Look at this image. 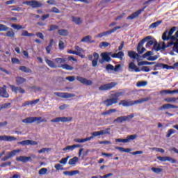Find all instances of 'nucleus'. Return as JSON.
Instances as JSON below:
<instances>
[{
    "instance_id": "8fccbe9b",
    "label": "nucleus",
    "mask_w": 178,
    "mask_h": 178,
    "mask_svg": "<svg viewBox=\"0 0 178 178\" xmlns=\"http://www.w3.org/2000/svg\"><path fill=\"white\" fill-rule=\"evenodd\" d=\"M145 65H155L154 62L142 61L139 63L138 66H144Z\"/></svg>"
},
{
    "instance_id": "c756f323",
    "label": "nucleus",
    "mask_w": 178,
    "mask_h": 178,
    "mask_svg": "<svg viewBox=\"0 0 178 178\" xmlns=\"http://www.w3.org/2000/svg\"><path fill=\"white\" fill-rule=\"evenodd\" d=\"M34 35H35L33 33H29V31L26 30L22 31V34H21L22 37H34Z\"/></svg>"
},
{
    "instance_id": "aec40b11",
    "label": "nucleus",
    "mask_w": 178,
    "mask_h": 178,
    "mask_svg": "<svg viewBox=\"0 0 178 178\" xmlns=\"http://www.w3.org/2000/svg\"><path fill=\"white\" fill-rule=\"evenodd\" d=\"M16 161L18 162H23L24 163L26 162H29V161H31V157H27L26 156H20L16 158Z\"/></svg>"
},
{
    "instance_id": "bf43d9fd",
    "label": "nucleus",
    "mask_w": 178,
    "mask_h": 178,
    "mask_svg": "<svg viewBox=\"0 0 178 178\" xmlns=\"http://www.w3.org/2000/svg\"><path fill=\"white\" fill-rule=\"evenodd\" d=\"M157 159H159V161H161V162H166V161L168 160V156H158Z\"/></svg>"
},
{
    "instance_id": "052dcab7",
    "label": "nucleus",
    "mask_w": 178,
    "mask_h": 178,
    "mask_svg": "<svg viewBox=\"0 0 178 178\" xmlns=\"http://www.w3.org/2000/svg\"><path fill=\"white\" fill-rule=\"evenodd\" d=\"M54 168L56 169V170H63V167L60 164H56Z\"/></svg>"
},
{
    "instance_id": "4c0bfd02",
    "label": "nucleus",
    "mask_w": 178,
    "mask_h": 178,
    "mask_svg": "<svg viewBox=\"0 0 178 178\" xmlns=\"http://www.w3.org/2000/svg\"><path fill=\"white\" fill-rule=\"evenodd\" d=\"M137 138V135L134 134V135H130L125 138L126 143H130L131 140H136Z\"/></svg>"
},
{
    "instance_id": "e2e57ef3",
    "label": "nucleus",
    "mask_w": 178,
    "mask_h": 178,
    "mask_svg": "<svg viewBox=\"0 0 178 178\" xmlns=\"http://www.w3.org/2000/svg\"><path fill=\"white\" fill-rule=\"evenodd\" d=\"M31 88H32V89H33V91H34L35 92L42 91V89H41V88H40V87L33 86V87H31Z\"/></svg>"
},
{
    "instance_id": "0eeeda50",
    "label": "nucleus",
    "mask_w": 178,
    "mask_h": 178,
    "mask_svg": "<svg viewBox=\"0 0 178 178\" xmlns=\"http://www.w3.org/2000/svg\"><path fill=\"white\" fill-rule=\"evenodd\" d=\"M128 56L131 59H136L138 62V66L139 63H141L143 61L141 60V56L138 55V54L136 53V51H128Z\"/></svg>"
},
{
    "instance_id": "393cba45",
    "label": "nucleus",
    "mask_w": 178,
    "mask_h": 178,
    "mask_svg": "<svg viewBox=\"0 0 178 178\" xmlns=\"http://www.w3.org/2000/svg\"><path fill=\"white\" fill-rule=\"evenodd\" d=\"M112 58H118V59H123V57L124 56V53L123 51H119L118 53L113 54L111 55Z\"/></svg>"
},
{
    "instance_id": "e433bc0d",
    "label": "nucleus",
    "mask_w": 178,
    "mask_h": 178,
    "mask_svg": "<svg viewBox=\"0 0 178 178\" xmlns=\"http://www.w3.org/2000/svg\"><path fill=\"white\" fill-rule=\"evenodd\" d=\"M54 62H56L57 65H60L62 63H65V62H66V59L63 58H57L54 59Z\"/></svg>"
},
{
    "instance_id": "3c124183",
    "label": "nucleus",
    "mask_w": 178,
    "mask_h": 178,
    "mask_svg": "<svg viewBox=\"0 0 178 178\" xmlns=\"http://www.w3.org/2000/svg\"><path fill=\"white\" fill-rule=\"evenodd\" d=\"M8 30H9L8 26L0 24V31H8Z\"/></svg>"
},
{
    "instance_id": "412c9836",
    "label": "nucleus",
    "mask_w": 178,
    "mask_h": 178,
    "mask_svg": "<svg viewBox=\"0 0 178 178\" xmlns=\"http://www.w3.org/2000/svg\"><path fill=\"white\" fill-rule=\"evenodd\" d=\"M72 22H73V23H74L77 26H80V24L83 23V20H81V17L74 16L72 17Z\"/></svg>"
},
{
    "instance_id": "774afa93",
    "label": "nucleus",
    "mask_w": 178,
    "mask_h": 178,
    "mask_svg": "<svg viewBox=\"0 0 178 178\" xmlns=\"http://www.w3.org/2000/svg\"><path fill=\"white\" fill-rule=\"evenodd\" d=\"M158 59V56H149L147 60H156Z\"/></svg>"
},
{
    "instance_id": "338daca9",
    "label": "nucleus",
    "mask_w": 178,
    "mask_h": 178,
    "mask_svg": "<svg viewBox=\"0 0 178 178\" xmlns=\"http://www.w3.org/2000/svg\"><path fill=\"white\" fill-rule=\"evenodd\" d=\"M51 12H52L53 13H60V11L56 7H53Z\"/></svg>"
},
{
    "instance_id": "4be33fe9",
    "label": "nucleus",
    "mask_w": 178,
    "mask_h": 178,
    "mask_svg": "<svg viewBox=\"0 0 178 178\" xmlns=\"http://www.w3.org/2000/svg\"><path fill=\"white\" fill-rule=\"evenodd\" d=\"M8 30L9 31H8L5 34L6 37H8L9 38H14L15 35V31H13V29L10 28H8Z\"/></svg>"
},
{
    "instance_id": "f704fd0d",
    "label": "nucleus",
    "mask_w": 178,
    "mask_h": 178,
    "mask_svg": "<svg viewBox=\"0 0 178 178\" xmlns=\"http://www.w3.org/2000/svg\"><path fill=\"white\" fill-rule=\"evenodd\" d=\"M151 170L154 172L156 173L157 175H159V173H161V172H163V169L161 168H155V167H152L151 168Z\"/></svg>"
},
{
    "instance_id": "c9c22d12",
    "label": "nucleus",
    "mask_w": 178,
    "mask_h": 178,
    "mask_svg": "<svg viewBox=\"0 0 178 178\" xmlns=\"http://www.w3.org/2000/svg\"><path fill=\"white\" fill-rule=\"evenodd\" d=\"M92 37L90 35H87L85 36L83 38L81 39V42H92V41H91L92 40Z\"/></svg>"
},
{
    "instance_id": "7ed1b4c3",
    "label": "nucleus",
    "mask_w": 178,
    "mask_h": 178,
    "mask_svg": "<svg viewBox=\"0 0 178 178\" xmlns=\"http://www.w3.org/2000/svg\"><path fill=\"white\" fill-rule=\"evenodd\" d=\"M151 98L147 97L134 102L122 100L119 103V105H122V106H131V105H136V104H143L144 102H147Z\"/></svg>"
},
{
    "instance_id": "a19ab883",
    "label": "nucleus",
    "mask_w": 178,
    "mask_h": 178,
    "mask_svg": "<svg viewBox=\"0 0 178 178\" xmlns=\"http://www.w3.org/2000/svg\"><path fill=\"white\" fill-rule=\"evenodd\" d=\"M112 30H109V31H107L106 32H103L102 33H99L98 35V37L101 38V37H106V35H109V34H112Z\"/></svg>"
},
{
    "instance_id": "dca6fc26",
    "label": "nucleus",
    "mask_w": 178,
    "mask_h": 178,
    "mask_svg": "<svg viewBox=\"0 0 178 178\" xmlns=\"http://www.w3.org/2000/svg\"><path fill=\"white\" fill-rule=\"evenodd\" d=\"M104 134H110V133L107 130H101L99 131H95L92 133V138H94V137H98V136H104Z\"/></svg>"
},
{
    "instance_id": "09e8293b",
    "label": "nucleus",
    "mask_w": 178,
    "mask_h": 178,
    "mask_svg": "<svg viewBox=\"0 0 178 178\" xmlns=\"http://www.w3.org/2000/svg\"><path fill=\"white\" fill-rule=\"evenodd\" d=\"M10 88H11L12 91L13 92L17 93L19 92V88L20 87L15 86L13 85H9Z\"/></svg>"
},
{
    "instance_id": "a211bd4d",
    "label": "nucleus",
    "mask_w": 178,
    "mask_h": 178,
    "mask_svg": "<svg viewBox=\"0 0 178 178\" xmlns=\"http://www.w3.org/2000/svg\"><path fill=\"white\" fill-rule=\"evenodd\" d=\"M169 45H154L152 48V51H160V52H163L166 48H168Z\"/></svg>"
},
{
    "instance_id": "37998d69",
    "label": "nucleus",
    "mask_w": 178,
    "mask_h": 178,
    "mask_svg": "<svg viewBox=\"0 0 178 178\" xmlns=\"http://www.w3.org/2000/svg\"><path fill=\"white\" fill-rule=\"evenodd\" d=\"M137 51L140 54H144V52H145V48H144L143 45H138Z\"/></svg>"
},
{
    "instance_id": "6ab92c4d",
    "label": "nucleus",
    "mask_w": 178,
    "mask_h": 178,
    "mask_svg": "<svg viewBox=\"0 0 178 178\" xmlns=\"http://www.w3.org/2000/svg\"><path fill=\"white\" fill-rule=\"evenodd\" d=\"M177 108H178L177 106H175V105L171 104H163L160 108V111H163V109H177Z\"/></svg>"
},
{
    "instance_id": "b1692460",
    "label": "nucleus",
    "mask_w": 178,
    "mask_h": 178,
    "mask_svg": "<svg viewBox=\"0 0 178 178\" xmlns=\"http://www.w3.org/2000/svg\"><path fill=\"white\" fill-rule=\"evenodd\" d=\"M123 122H127L126 116H120L113 120L114 123H123Z\"/></svg>"
},
{
    "instance_id": "ea45409f",
    "label": "nucleus",
    "mask_w": 178,
    "mask_h": 178,
    "mask_svg": "<svg viewBox=\"0 0 178 178\" xmlns=\"http://www.w3.org/2000/svg\"><path fill=\"white\" fill-rule=\"evenodd\" d=\"M112 30H109V31H107L106 32H103L102 33H99L98 35V37L101 38V37H106V35H109V34H112Z\"/></svg>"
},
{
    "instance_id": "473e14b6",
    "label": "nucleus",
    "mask_w": 178,
    "mask_h": 178,
    "mask_svg": "<svg viewBox=\"0 0 178 178\" xmlns=\"http://www.w3.org/2000/svg\"><path fill=\"white\" fill-rule=\"evenodd\" d=\"M60 122L65 123L66 122H71L72 118L70 117H58Z\"/></svg>"
},
{
    "instance_id": "2f4dec72",
    "label": "nucleus",
    "mask_w": 178,
    "mask_h": 178,
    "mask_svg": "<svg viewBox=\"0 0 178 178\" xmlns=\"http://www.w3.org/2000/svg\"><path fill=\"white\" fill-rule=\"evenodd\" d=\"M58 33L59 35H63L64 37H66V35H68L69 31L66 29H60L58 31Z\"/></svg>"
},
{
    "instance_id": "13d9d810",
    "label": "nucleus",
    "mask_w": 178,
    "mask_h": 178,
    "mask_svg": "<svg viewBox=\"0 0 178 178\" xmlns=\"http://www.w3.org/2000/svg\"><path fill=\"white\" fill-rule=\"evenodd\" d=\"M172 134H175V130L169 129L166 134L167 138H169V137H170V136H172Z\"/></svg>"
},
{
    "instance_id": "603ef678",
    "label": "nucleus",
    "mask_w": 178,
    "mask_h": 178,
    "mask_svg": "<svg viewBox=\"0 0 178 178\" xmlns=\"http://www.w3.org/2000/svg\"><path fill=\"white\" fill-rule=\"evenodd\" d=\"M121 70H122V65L120 64H118L114 67L113 72L116 73L118 72H120Z\"/></svg>"
},
{
    "instance_id": "423d86ee",
    "label": "nucleus",
    "mask_w": 178,
    "mask_h": 178,
    "mask_svg": "<svg viewBox=\"0 0 178 178\" xmlns=\"http://www.w3.org/2000/svg\"><path fill=\"white\" fill-rule=\"evenodd\" d=\"M19 152H22V149H17L15 150H13L10 152H8L2 159L3 162H5V161H8V159H10V158H13V156H16V154H19Z\"/></svg>"
},
{
    "instance_id": "a878e982",
    "label": "nucleus",
    "mask_w": 178,
    "mask_h": 178,
    "mask_svg": "<svg viewBox=\"0 0 178 178\" xmlns=\"http://www.w3.org/2000/svg\"><path fill=\"white\" fill-rule=\"evenodd\" d=\"M44 60H45L47 65H48V66H49V67H52V68L56 67V65H55L54 61L48 59L47 57L44 58Z\"/></svg>"
},
{
    "instance_id": "bb28decb",
    "label": "nucleus",
    "mask_w": 178,
    "mask_h": 178,
    "mask_svg": "<svg viewBox=\"0 0 178 178\" xmlns=\"http://www.w3.org/2000/svg\"><path fill=\"white\" fill-rule=\"evenodd\" d=\"M156 67H157V69H167V70H169V69H170V67L169 65L162 63H157L156 65Z\"/></svg>"
},
{
    "instance_id": "6e6d98bb",
    "label": "nucleus",
    "mask_w": 178,
    "mask_h": 178,
    "mask_svg": "<svg viewBox=\"0 0 178 178\" xmlns=\"http://www.w3.org/2000/svg\"><path fill=\"white\" fill-rule=\"evenodd\" d=\"M147 84V81H140L137 83L136 86L137 87H145Z\"/></svg>"
},
{
    "instance_id": "4468645a",
    "label": "nucleus",
    "mask_w": 178,
    "mask_h": 178,
    "mask_svg": "<svg viewBox=\"0 0 178 178\" xmlns=\"http://www.w3.org/2000/svg\"><path fill=\"white\" fill-rule=\"evenodd\" d=\"M17 144H19V145H37L38 143L31 140H26L18 142Z\"/></svg>"
},
{
    "instance_id": "58836bf2",
    "label": "nucleus",
    "mask_w": 178,
    "mask_h": 178,
    "mask_svg": "<svg viewBox=\"0 0 178 178\" xmlns=\"http://www.w3.org/2000/svg\"><path fill=\"white\" fill-rule=\"evenodd\" d=\"M10 103H5L3 104L0 105V111H2V109H9L10 108Z\"/></svg>"
},
{
    "instance_id": "4d7b16f0",
    "label": "nucleus",
    "mask_w": 178,
    "mask_h": 178,
    "mask_svg": "<svg viewBox=\"0 0 178 178\" xmlns=\"http://www.w3.org/2000/svg\"><path fill=\"white\" fill-rule=\"evenodd\" d=\"M151 149L156 151V152H161V154H163V152H165V149H163L162 148L152 147V148H151Z\"/></svg>"
},
{
    "instance_id": "f03ea898",
    "label": "nucleus",
    "mask_w": 178,
    "mask_h": 178,
    "mask_svg": "<svg viewBox=\"0 0 178 178\" xmlns=\"http://www.w3.org/2000/svg\"><path fill=\"white\" fill-rule=\"evenodd\" d=\"M122 95H123V92H118L114 95H112V98L104 100L103 104L106 106H111L115 104H118V102H119V97H122Z\"/></svg>"
},
{
    "instance_id": "9b49d317",
    "label": "nucleus",
    "mask_w": 178,
    "mask_h": 178,
    "mask_svg": "<svg viewBox=\"0 0 178 178\" xmlns=\"http://www.w3.org/2000/svg\"><path fill=\"white\" fill-rule=\"evenodd\" d=\"M54 95L60 97V98H73L76 95L68 92H54Z\"/></svg>"
},
{
    "instance_id": "2eb2a0df",
    "label": "nucleus",
    "mask_w": 178,
    "mask_h": 178,
    "mask_svg": "<svg viewBox=\"0 0 178 178\" xmlns=\"http://www.w3.org/2000/svg\"><path fill=\"white\" fill-rule=\"evenodd\" d=\"M0 97L3 98H9V93L6 91V86L0 87Z\"/></svg>"
},
{
    "instance_id": "f257e3e1",
    "label": "nucleus",
    "mask_w": 178,
    "mask_h": 178,
    "mask_svg": "<svg viewBox=\"0 0 178 178\" xmlns=\"http://www.w3.org/2000/svg\"><path fill=\"white\" fill-rule=\"evenodd\" d=\"M175 31H176V26L171 28L170 31H165L161 37L163 42L159 43L152 36H147L142 39L138 45H144L146 42H147L146 45H166L165 41H168L167 45H178V31L173 35Z\"/></svg>"
},
{
    "instance_id": "c03bdc74",
    "label": "nucleus",
    "mask_w": 178,
    "mask_h": 178,
    "mask_svg": "<svg viewBox=\"0 0 178 178\" xmlns=\"http://www.w3.org/2000/svg\"><path fill=\"white\" fill-rule=\"evenodd\" d=\"M19 70L24 72V73H31V70L27 68L26 66H22L19 67Z\"/></svg>"
},
{
    "instance_id": "864d4df0",
    "label": "nucleus",
    "mask_w": 178,
    "mask_h": 178,
    "mask_svg": "<svg viewBox=\"0 0 178 178\" xmlns=\"http://www.w3.org/2000/svg\"><path fill=\"white\" fill-rule=\"evenodd\" d=\"M47 172H48V169L43 168L39 170L38 174L40 175H47Z\"/></svg>"
},
{
    "instance_id": "69168bd1",
    "label": "nucleus",
    "mask_w": 178,
    "mask_h": 178,
    "mask_svg": "<svg viewBox=\"0 0 178 178\" xmlns=\"http://www.w3.org/2000/svg\"><path fill=\"white\" fill-rule=\"evenodd\" d=\"M152 55H154V54H152V51H149L143 54V58H147V56H151Z\"/></svg>"
},
{
    "instance_id": "1a4fd4ad",
    "label": "nucleus",
    "mask_w": 178,
    "mask_h": 178,
    "mask_svg": "<svg viewBox=\"0 0 178 178\" xmlns=\"http://www.w3.org/2000/svg\"><path fill=\"white\" fill-rule=\"evenodd\" d=\"M116 86V83L111 82L107 84H104L99 88V91H108V90H112L113 87Z\"/></svg>"
},
{
    "instance_id": "a18cd8bd",
    "label": "nucleus",
    "mask_w": 178,
    "mask_h": 178,
    "mask_svg": "<svg viewBox=\"0 0 178 178\" xmlns=\"http://www.w3.org/2000/svg\"><path fill=\"white\" fill-rule=\"evenodd\" d=\"M51 148L44 147L38 151V154H45V152H49Z\"/></svg>"
},
{
    "instance_id": "680f3d73",
    "label": "nucleus",
    "mask_w": 178,
    "mask_h": 178,
    "mask_svg": "<svg viewBox=\"0 0 178 178\" xmlns=\"http://www.w3.org/2000/svg\"><path fill=\"white\" fill-rule=\"evenodd\" d=\"M65 80H68V81H74V80H76V77L74 76H67L65 78Z\"/></svg>"
},
{
    "instance_id": "de8ad7c7",
    "label": "nucleus",
    "mask_w": 178,
    "mask_h": 178,
    "mask_svg": "<svg viewBox=\"0 0 178 178\" xmlns=\"http://www.w3.org/2000/svg\"><path fill=\"white\" fill-rule=\"evenodd\" d=\"M11 27L14 29V30H22L23 29V26L22 25L13 24L11 25Z\"/></svg>"
},
{
    "instance_id": "ddd939ff",
    "label": "nucleus",
    "mask_w": 178,
    "mask_h": 178,
    "mask_svg": "<svg viewBox=\"0 0 178 178\" xmlns=\"http://www.w3.org/2000/svg\"><path fill=\"white\" fill-rule=\"evenodd\" d=\"M16 140L17 138L15 136H6V135L0 136V141L12 142V141H16Z\"/></svg>"
},
{
    "instance_id": "7c9ffc66",
    "label": "nucleus",
    "mask_w": 178,
    "mask_h": 178,
    "mask_svg": "<svg viewBox=\"0 0 178 178\" xmlns=\"http://www.w3.org/2000/svg\"><path fill=\"white\" fill-rule=\"evenodd\" d=\"M79 161V157L74 156L72 159H70L68 161V165H76Z\"/></svg>"
},
{
    "instance_id": "5701e85b",
    "label": "nucleus",
    "mask_w": 178,
    "mask_h": 178,
    "mask_svg": "<svg viewBox=\"0 0 178 178\" xmlns=\"http://www.w3.org/2000/svg\"><path fill=\"white\" fill-rule=\"evenodd\" d=\"M26 79L22 77V76H17L15 78V83L17 86H20L23 84V83H25Z\"/></svg>"
},
{
    "instance_id": "79ce46f5",
    "label": "nucleus",
    "mask_w": 178,
    "mask_h": 178,
    "mask_svg": "<svg viewBox=\"0 0 178 178\" xmlns=\"http://www.w3.org/2000/svg\"><path fill=\"white\" fill-rule=\"evenodd\" d=\"M162 23V21H157L149 26V29H156Z\"/></svg>"
},
{
    "instance_id": "f8f14e48",
    "label": "nucleus",
    "mask_w": 178,
    "mask_h": 178,
    "mask_svg": "<svg viewBox=\"0 0 178 178\" xmlns=\"http://www.w3.org/2000/svg\"><path fill=\"white\" fill-rule=\"evenodd\" d=\"M76 80L85 86H91L92 84V81L88 80L87 79L83 78L81 76H76Z\"/></svg>"
},
{
    "instance_id": "c85d7f7f",
    "label": "nucleus",
    "mask_w": 178,
    "mask_h": 178,
    "mask_svg": "<svg viewBox=\"0 0 178 178\" xmlns=\"http://www.w3.org/2000/svg\"><path fill=\"white\" fill-rule=\"evenodd\" d=\"M58 67H62V69H65V70H73L74 68L67 64L58 65Z\"/></svg>"
},
{
    "instance_id": "20e7f679",
    "label": "nucleus",
    "mask_w": 178,
    "mask_h": 178,
    "mask_svg": "<svg viewBox=\"0 0 178 178\" xmlns=\"http://www.w3.org/2000/svg\"><path fill=\"white\" fill-rule=\"evenodd\" d=\"M38 122V123H44L47 122V118H42L41 117H29L22 120V123H34Z\"/></svg>"
},
{
    "instance_id": "cd10ccee",
    "label": "nucleus",
    "mask_w": 178,
    "mask_h": 178,
    "mask_svg": "<svg viewBox=\"0 0 178 178\" xmlns=\"http://www.w3.org/2000/svg\"><path fill=\"white\" fill-rule=\"evenodd\" d=\"M115 112H118V110L116 108H111L108 111L102 113V116H106V115H111V113H115Z\"/></svg>"
},
{
    "instance_id": "72a5a7b5",
    "label": "nucleus",
    "mask_w": 178,
    "mask_h": 178,
    "mask_svg": "<svg viewBox=\"0 0 178 178\" xmlns=\"http://www.w3.org/2000/svg\"><path fill=\"white\" fill-rule=\"evenodd\" d=\"M164 101L165 102H168V103L173 102L174 104H176V102H177V98H176V97H167L164 99Z\"/></svg>"
},
{
    "instance_id": "49530a36",
    "label": "nucleus",
    "mask_w": 178,
    "mask_h": 178,
    "mask_svg": "<svg viewBox=\"0 0 178 178\" xmlns=\"http://www.w3.org/2000/svg\"><path fill=\"white\" fill-rule=\"evenodd\" d=\"M74 149V147H73V145H67V147L63 149V151L69 152L70 151H73Z\"/></svg>"
},
{
    "instance_id": "f3484780",
    "label": "nucleus",
    "mask_w": 178,
    "mask_h": 178,
    "mask_svg": "<svg viewBox=\"0 0 178 178\" xmlns=\"http://www.w3.org/2000/svg\"><path fill=\"white\" fill-rule=\"evenodd\" d=\"M129 72H136V73H138V72H140V69L137 67V65L134 63V61L131 62L129 64Z\"/></svg>"
},
{
    "instance_id": "6e6552de",
    "label": "nucleus",
    "mask_w": 178,
    "mask_h": 178,
    "mask_svg": "<svg viewBox=\"0 0 178 178\" xmlns=\"http://www.w3.org/2000/svg\"><path fill=\"white\" fill-rule=\"evenodd\" d=\"M111 52L102 53V60H100L102 65L104 64V62H111V60H112V58H111Z\"/></svg>"
},
{
    "instance_id": "39448f33",
    "label": "nucleus",
    "mask_w": 178,
    "mask_h": 178,
    "mask_svg": "<svg viewBox=\"0 0 178 178\" xmlns=\"http://www.w3.org/2000/svg\"><path fill=\"white\" fill-rule=\"evenodd\" d=\"M24 5H27L28 6H31V8H41L42 6V3L38 1L32 0V1H26L23 2Z\"/></svg>"
},
{
    "instance_id": "0e129e2a",
    "label": "nucleus",
    "mask_w": 178,
    "mask_h": 178,
    "mask_svg": "<svg viewBox=\"0 0 178 178\" xmlns=\"http://www.w3.org/2000/svg\"><path fill=\"white\" fill-rule=\"evenodd\" d=\"M141 70H142V72H146L151 71V70L149 69V67H148V66L142 67Z\"/></svg>"
},
{
    "instance_id": "9d476101",
    "label": "nucleus",
    "mask_w": 178,
    "mask_h": 178,
    "mask_svg": "<svg viewBox=\"0 0 178 178\" xmlns=\"http://www.w3.org/2000/svg\"><path fill=\"white\" fill-rule=\"evenodd\" d=\"M146 8H147V6H145L142 9H140V10L136 11L135 13H132L131 15L128 16L127 19H130V20H133V19H136V17H138V16H140V15H141V13H143V12H144V10H145Z\"/></svg>"
},
{
    "instance_id": "5fc2aeb1",
    "label": "nucleus",
    "mask_w": 178,
    "mask_h": 178,
    "mask_svg": "<svg viewBox=\"0 0 178 178\" xmlns=\"http://www.w3.org/2000/svg\"><path fill=\"white\" fill-rule=\"evenodd\" d=\"M113 69H114V67L111 64H108L106 66V70H107V72H113Z\"/></svg>"
}]
</instances>
